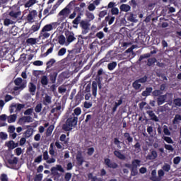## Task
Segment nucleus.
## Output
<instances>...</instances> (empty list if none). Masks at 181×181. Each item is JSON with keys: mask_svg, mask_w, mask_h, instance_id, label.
<instances>
[{"mask_svg": "<svg viewBox=\"0 0 181 181\" xmlns=\"http://www.w3.org/2000/svg\"><path fill=\"white\" fill-rule=\"evenodd\" d=\"M77 122H78V117L74 116V114H72L70 117H69L65 124L62 125V129L64 131H71L73 127L77 125Z\"/></svg>", "mask_w": 181, "mask_h": 181, "instance_id": "f257e3e1", "label": "nucleus"}, {"mask_svg": "<svg viewBox=\"0 0 181 181\" xmlns=\"http://www.w3.org/2000/svg\"><path fill=\"white\" fill-rule=\"evenodd\" d=\"M117 6V3L110 1L107 6L105 8L106 9H111L110 13L112 16H117V15H119V9L118 8L115 7Z\"/></svg>", "mask_w": 181, "mask_h": 181, "instance_id": "f03ea898", "label": "nucleus"}, {"mask_svg": "<svg viewBox=\"0 0 181 181\" xmlns=\"http://www.w3.org/2000/svg\"><path fill=\"white\" fill-rule=\"evenodd\" d=\"M91 24L88 21L82 20L80 22V28L82 29V35H87L90 32Z\"/></svg>", "mask_w": 181, "mask_h": 181, "instance_id": "7ed1b4c3", "label": "nucleus"}, {"mask_svg": "<svg viewBox=\"0 0 181 181\" xmlns=\"http://www.w3.org/2000/svg\"><path fill=\"white\" fill-rule=\"evenodd\" d=\"M104 163L107 168H109L110 169H117L118 165L117 163L113 162L110 158H105L104 159Z\"/></svg>", "mask_w": 181, "mask_h": 181, "instance_id": "20e7f679", "label": "nucleus"}, {"mask_svg": "<svg viewBox=\"0 0 181 181\" xmlns=\"http://www.w3.org/2000/svg\"><path fill=\"white\" fill-rule=\"evenodd\" d=\"M65 36L66 39V43H68V45H70V43H72V42H74V40H76V37L74 36V33L71 31L66 32Z\"/></svg>", "mask_w": 181, "mask_h": 181, "instance_id": "39448f33", "label": "nucleus"}, {"mask_svg": "<svg viewBox=\"0 0 181 181\" xmlns=\"http://www.w3.org/2000/svg\"><path fill=\"white\" fill-rule=\"evenodd\" d=\"M37 16V11L36 10H33L29 12L27 16V21L29 23H33L35 22V18Z\"/></svg>", "mask_w": 181, "mask_h": 181, "instance_id": "423d86ee", "label": "nucleus"}, {"mask_svg": "<svg viewBox=\"0 0 181 181\" xmlns=\"http://www.w3.org/2000/svg\"><path fill=\"white\" fill-rule=\"evenodd\" d=\"M26 122H33V118L30 116H23L18 119L20 125H25Z\"/></svg>", "mask_w": 181, "mask_h": 181, "instance_id": "0eeeda50", "label": "nucleus"}, {"mask_svg": "<svg viewBox=\"0 0 181 181\" xmlns=\"http://www.w3.org/2000/svg\"><path fill=\"white\" fill-rule=\"evenodd\" d=\"M123 136L124 138L126 145L129 146L131 144H132V142H134V138L129 132L124 133Z\"/></svg>", "mask_w": 181, "mask_h": 181, "instance_id": "6e6552de", "label": "nucleus"}, {"mask_svg": "<svg viewBox=\"0 0 181 181\" xmlns=\"http://www.w3.org/2000/svg\"><path fill=\"white\" fill-rule=\"evenodd\" d=\"M61 110L62 105H58L51 110V114H54V116L56 117V118H59V117H60V115L62 114Z\"/></svg>", "mask_w": 181, "mask_h": 181, "instance_id": "1a4fd4ad", "label": "nucleus"}, {"mask_svg": "<svg viewBox=\"0 0 181 181\" xmlns=\"http://www.w3.org/2000/svg\"><path fill=\"white\" fill-rule=\"evenodd\" d=\"M146 114L149 116L151 121H154L155 122H159V118L156 115H155V112H153V110H147Z\"/></svg>", "mask_w": 181, "mask_h": 181, "instance_id": "9d476101", "label": "nucleus"}, {"mask_svg": "<svg viewBox=\"0 0 181 181\" xmlns=\"http://www.w3.org/2000/svg\"><path fill=\"white\" fill-rule=\"evenodd\" d=\"M166 98H168V94L161 95L157 98L158 105H162L166 103Z\"/></svg>", "mask_w": 181, "mask_h": 181, "instance_id": "9b49d317", "label": "nucleus"}, {"mask_svg": "<svg viewBox=\"0 0 181 181\" xmlns=\"http://www.w3.org/2000/svg\"><path fill=\"white\" fill-rule=\"evenodd\" d=\"M158 158V152L156 151L153 150L150 154H148L146 156L147 160H155Z\"/></svg>", "mask_w": 181, "mask_h": 181, "instance_id": "f8f14e48", "label": "nucleus"}, {"mask_svg": "<svg viewBox=\"0 0 181 181\" xmlns=\"http://www.w3.org/2000/svg\"><path fill=\"white\" fill-rule=\"evenodd\" d=\"M28 91L30 93L31 95H35L36 93V85L33 82L28 83Z\"/></svg>", "mask_w": 181, "mask_h": 181, "instance_id": "ddd939ff", "label": "nucleus"}, {"mask_svg": "<svg viewBox=\"0 0 181 181\" xmlns=\"http://www.w3.org/2000/svg\"><path fill=\"white\" fill-rule=\"evenodd\" d=\"M42 103L44 105H50L52 104V96L46 94L43 98Z\"/></svg>", "mask_w": 181, "mask_h": 181, "instance_id": "4468645a", "label": "nucleus"}, {"mask_svg": "<svg viewBox=\"0 0 181 181\" xmlns=\"http://www.w3.org/2000/svg\"><path fill=\"white\" fill-rule=\"evenodd\" d=\"M153 91V88L152 87H147L146 90L141 93L142 97H149L151 93Z\"/></svg>", "mask_w": 181, "mask_h": 181, "instance_id": "2eb2a0df", "label": "nucleus"}, {"mask_svg": "<svg viewBox=\"0 0 181 181\" xmlns=\"http://www.w3.org/2000/svg\"><path fill=\"white\" fill-rule=\"evenodd\" d=\"M156 53V50L151 51L150 53L144 54L140 56L139 62H142L144 59H148L151 54H155Z\"/></svg>", "mask_w": 181, "mask_h": 181, "instance_id": "dca6fc26", "label": "nucleus"}, {"mask_svg": "<svg viewBox=\"0 0 181 181\" xmlns=\"http://www.w3.org/2000/svg\"><path fill=\"white\" fill-rule=\"evenodd\" d=\"M113 153L115 156H116V158H118V159H120L121 160H125L126 159L125 155L122 154L121 151L115 150L113 152Z\"/></svg>", "mask_w": 181, "mask_h": 181, "instance_id": "f3484780", "label": "nucleus"}, {"mask_svg": "<svg viewBox=\"0 0 181 181\" xmlns=\"http://www.w3.org/2000/svg\"><path fill=\"white\" fill-rule=\"evenodd\" d=\"M105 22H108V25H112L115 21V16L108 14L105 18Z\"/></svg>", "mask_w": 181, "mask_h": 181, "instance_id": "a211bd4d", "label": "nucleus"}, {"mask_svg": "<svg viewBox=\"0 0 181 181\" xmlns=\"http://www.w3.org/2000/svg\"><path fill=\"white\" fill-rule=\"evenodd\" d=\"M69 14H70V8L66 7L59 13V16H67V15H69Z\"/></svg>", "mask_w": 181, "mask_h": 181, "instance_id": "6ab92c4d", "label": "nucleus"}, {"mask_svg": "<svg viewBox=\"0 0 181 181\" xmlns=\"http://www.w3.org/2000/svg\"><path fill=\"white\" fill-rule=\"evenodd\" d=\"M122 104V99L120 98L118 102H115L114 106L112 108V114H114V112H117V108H118V107H119V105H121Z\"/></svg>", "mask_w": 181, "mask_h": 181, "instance_id": "aec40b11", "label": "nucleus"}, {"mask_svg": "<svg viewBox=\"0 0 181 181\" xmlns=\"http://www.w3.org/2000/svg\"><path fill=\"white\" fill-rule=\"evenodd\" d=\"M56 78H57V71L52 72L49 74V80L52 84L56 83Z\"/></svg>", "mask_w": 181, "mask_h": 181, "instance_id": "412c9836", "label": "nucleus"}, {"mask_svg": "<svg viewBox=\"0 0 181 181\" xmlns=\"http://www.w3.org/2000/svg\"><path fill=\"white\" fill-rule=\"evenodd\" d=\"M119 9L122 12H129L131 11V6L128 4H122Z\"/></svg>", "mask_w": 181, "mask_h": 181, "instance_id": "4be33fe9", "label": "nucleus"}, {"mask_svg": "<svg viewBox=\"0 0 181 181\" xmlns=\"http://www.w3.org/2000/svg\"><path fill=\"white\" fill-rule=\"evenodd\" d=\"M83 16V13H78L76 18L72 21L73 25H80V22H81V16Z\"/></svg>", "mask_w": 181, "mask_h": 181, "instance_id": "5701e85b", "label": "nucleus"}, {"mask_svg": "<svg viewBox=\"0 0 181 181\" xmlns=\"http://www.w3.org/2000/svg\"><path fill=\"white\" fill-rule=\"evenodd\" d=\"M8 15L11 18H13V19H18V18L21 16V12L10 11Z\"/></svg>", "mask_w": 181, "mask_h": 181, "instance_id": "b1692460", "label": "nucleus"}, {"mask_svg": "<svg viewBox=\"0 0 181 181\" xmlns=\"http://www.w3.org/2000/svg\"><path fill=\"white\" fill-rule=\"evenodd\" d=\"M97 82L93 81L92 83V94L94 97H97V88H98Z\"/></svg>", "mask_w": 181, "mask_h": 181, "instance_id": "393cba45", "label": "nucleus"}, {"mask_svg": "<svg viewBox=\"0 0 181 181\" xmlns=\"http://www.w3.org/2000/svg\"><path fill=\"white\" fill-rule=\"evenodd\" d=\"M50 30H53V25L52 24H47L42 28L41 32H50Z\"/></svg>", "mask_w": 181, "mask_h": 181, "instance_id": "a878e982", "label": "nucleus"}, {"mask_svg": "<svg viewBox=\"0 0 181 181\" xmlns=\"http://www.w3.org/2000/svg\"><path fill=\"white\" fill-rule=\"evenodd\" d=\"M139 166H141V160L134 159L132 161V168H138Z\"/></svg>", "mask_w": 181, "mask_h": 181, "instance_id": "bb28decb", "label": "nucleus"}, {"mask_svg": "<svg viewBox=\"0 0 181 181\" xmlns=\"http://www.w3.org/2000/svg\"><path fill=\"white\" fill-rule=\"evenodd\" d=\"M86 16L88 19V22H91V21H94L95 19V16H94V14L90 11H88L86 13Z\"/></svg>", "mask_w": 181, "mask_h": 181, "instance_id": "cd10ccee", "label": "nucleus"}, {"mask_svg": "<svg viewBox=\"0 0 181 181\" xmlns=\"http://www.w3.org/2000/svg\"><path fill=\"white\" fill-rule=\"evenodd\" d=\"M40 83H41L42 86H47V84H49V78H47V76H42L41 77Z\"/></svg>", "mask_w": 181, "mask_h": 181, "instance_id": "c85d7f7f", "label": "nucleus"}, {"mask_svg": "<svg viewBox=\"0 0 181 181\" xmlns=\"http://www.w3.org/2000/svg\"><path fill=\"white\" fill-rule=\"evenodd\" d=\"M152 95H153V97H154V98H156V97H160V95H162V94H163V91H161L160 90H158V89H156V90H154L153 91H152Z\"/></svg>", "mask_w": 181, "mask_h": 181, "instance_id": "c756f323", "label": "nucleus"}, {"mask_svg": "<svg viewBox=\"0 0 181 181\" xmlns=\"http://www.w3.org/2000/svg\"><path fill=\"white\" fill-rule=\"evenodd\" d=\"M24 88H26V82H23L20 86H15L13 88L14 91H18V90H23Z\"/></svg>", "mask_w": 181, "mask_h": 181, "instance_id": "7c9ffc66", "label": "nucleus"}, {"mask_svg": "<svg viewBox=\"0 0 181 181\" xmlns=\"http://www.w3.org/2000/svg\"><path fill=\"white\" fill-rule=\"evenodd\" d=\"M140 82L136 79L135 81L133 82L132 83V87L134 88V90H139L142 85L139 83Z\"/></svg>", "mask_w": 181, "mask_h": 181, "instance_id": "2f4dec72", "label": "nucleus"}, {"mask_svg": "<svg viewBox=\"0 0 181 181\" xmlns=\"http://www.w3.org/2000/svg\"><path fill=\"white\" fill-rule=\"evenodd\" d=\"M7 146L9 149H15V148H18V144H16L13 141H8Z\"/></svg>", "mask_w": 181, "mask_h": 181, "instance_id": "473e14b6", "label": "nucleus"}, {"mask_svg": "<svg viewBox=\"0 0 181 181\" xmlns=\"http://www.w3.org/2000/svg\"><path fill=\"white\" fill-rule=\"evenodd\" d=\"M110 59H108V58L106 57H105L104 58L101 59L98 63L95 64V67H100V66H101V64H103V63H105L106 62H108Z\"/></svg>", "mask_w": 181, "mask_h": 181, "instance_id": "72a5a7b5", "label": "nucleus"}, {"mask_svg": "<svg viewBox=\"0 0 181 181\" xmlns=\"http://www.w3.org/2000/svg\"><path fill=\"white\" fill-rule=\"evenodd\" d=\"M156 62H158L156 60V58L155 57L149 58L147 61V66H148V67H151V66H153V64H155Z\"/></svg>", "mask_w": 181, "mask_h": 181, "instance_id": "f704fd0d", "label": "nucleus"}, {"mask_svg": "<svg viewBox=\"0 0 181 181\" xmlns=\"http://www.w3.org/2000/svg\"><path fill=\"white\" fill-rule=\"evenodd\" d=\"M13 107H14V108H16V111H21L22 109L25 108V104H14L13 105Z\"/></svg>", "mask_w": 181, "mask_h": 181, "instance_id": "c9c22d12", "label": "nucleus"}, {"mask_svg": "<svg viewBox=\"0 0 181 181\" xmlns=\"http://www.w3.org/2000/svg\"><path fill=\"white\" fill-rule=\"evenodd\" d=\"M36 4V0H29L25 4V8H30V6H33Z\"/></svg>", "mask_w": 181, "mask_h": 181, "instance_id": "e433bc0d", "label": "nucleus"}, {"mask_svg": "<svg viewBox=\"0 0 181 181\" xmlns=\"http://www.w3.org/2000/svg\"><path fill=\"white\" fill-rule=\"evenodd\" d=\"M33 134V129H28L24 133V136H25V138H30V136H32Z\"/></svg>", "mask_w": 181, "mask_h": 181, "instance_id": "4c0bfd02", "label": "nucleus"}, {"mask_svg": "<svg viewBox=\"0 0 181 181\" xmlns=\"http://www.w3.org/2000/svg\"><path fill=\"white\" fill-rule=\"evenodd\" d=\"M53 129H54V125L49 126L46 132L47 136H50V135H52V132H53Z\"/></svg>", "mask_w": 181, "mask_h": 181, "instance_id": "58836bf2", "label": "nucleus"}, {"mask_svg": "<svg viewBox=\"0 0 181 181\" xmlns=\"http://www.w3.org/2000/svg\"><path fill=\"white\" fill-rule=\"evenodd\" d=\"M116 67H117V62H116L109 63L108 65H107V69H108V70H110V71L114 70V69H115Z\"/></svg>", "mask_w": 181, "mask_h": 181, "instance_id": "ea45409f", "label": "nucleus"}, {"mask_svg": "<svg viewBox=\"0 0 181 181\" xmlns=\"http://www.w3.org/2000/svg\"><path fill=\"white\" fill-rule=\"evenodd\" d=\"M16 121V115H11L8 117V124H12Z\"/></svg>", "mask_w": 181, "mask_h": 181, "instance_id": "a19ab883", "label": "nucleus"}, {"mask_svg": "<svg viewBox=\"0 0 181 181\" xmlns=\"http://www.w3.org/2000/svg\"><path fill=\"white\" fill-rule=\"evenodd\" d=\"M56 63V60L54 59H50L47 62V69H50Z\"/></svg>", "mask_w": 181, "mask_h": 181, "instance_id": "79ce46f5", "label": "nucleus"}, {"mask_svg": "<svg viewBox=\"0 0 181 181\" xmlns=\"http://www.w3.org/2000/svg\"><path fill=\"white\" fill-rule=\"evenodd\" d=\"M52 170H58L59 172H62V173H64V169L61 165H57V167H52Z\"/></svg>", "mask_w": 181, "mask_h": 181, "instance_id": "37998d69", "label": "nucleus"}, {"mask_svg": "<svg viewBox=\"0 0 181 181\" xmlns=\"http://www.w3.org/2000/svg\"><path fill=\"white\" fill-rule=\"evenodd\" d=\"M58 42L59 45H64L66 43V37L64 35H62L58 37Z\"/></svg>", "mask_w": 181, "mask_h": 181, "instance_id": "c03bdc74", "label": "nucleus"}, {"mask_svg": "<svg viewBox=\"0 0 181 181\" xmlns=\"http://www.w3.org/2000/svg\"><path fill=\"white\" fill-rule=\"evenodd\" d=\"M40 29V24L36 23L35 25H32L30 30L33 32H37Z\"/></svg>", "mask_w": 181, "mask_h": 181, "instance_id": "a18cd8bd", "label": "nucleus"}, {"mask_svg": "<svg viewBox=\"0 0 181 181\" xmlns=\"http://www.w3.org/2000/svg\"><path fill=\"white\" fill-rule=\"evenodd\" d=\"M59 6L56 3V4L53 6L52 9L50 11L49 13L47 15V16H49V15H53L56 13V9H57Z\"/></svg>", "mask_w": 181, "mask_h": 181, "instance_id": "49530a36", "label": "nucleus"}, {"mask_svg": "<svg viewBox=\"0 0 181 181\" xmlns=\"http://www.w3.org/2000/svg\"><path fill=\"white\" fill-rule=\"evenodd\" d=\"M4 26H9V25H13V21L9 18H5L4 21Z\"/></svg>", "mask_w": 181, "mask_h": 181, "instance_id": "de8ad7c7", "label": "nucleus"}, {"mask_svg": "<svg viewBox=\"0 0 181 181\" xmlns=\"http://www.w3.org/2000/svg\"><path fill=\"white\" fill-rule=\"evenodd\" d=\"M76 160L78 163V165H83V163L84 162V159L83 158V156L81 155H78L76 156Z\"/></svg>", "mask_w": 181, "mask_h": 181, "instance_id": "09e8293b", "label": "nucleus"}, {"mask_svg": "<svg viewBox=\"0 0 181 181\" xmlns=\"http://www.w3.org/2000/svg\"><path fill=\"white\" fill-rule=\"evenodd\" d=\"M8 163L9 165H18V158L14 157L13 159H8Z\"/></svg>", "mask_w": 181, "mask_h": 181, "instance_id": "8fccbe9b", "label": "nucleus"}, {"mask_svg": "<svg viewBox=\"0 0 181 181\" xmlns=\"http://www.w3.org/2000/svg\"><path fill=\"white\" fill-rule=\"evenodd\" d=\"M138 175V168L132 167L131 168V176H137Z\"/></svg>", "mask_w": 181, "mask_h": 181, "instance_id": "3c124183", "label": "nucleus"}, {"mask_svg": "<svg viewBox=\"0 0 181 181\" xmlns=\"http://www.w3.org/2000/svg\"><path fill=\"white\" fill-rule=\"evenodd\" d=\"M133 148H134L135 152H141V144L139 142H136L135 145L133 146Z\"/></svg>", "mask_w": 181, "mask_h": 181, "instance_id": "603ef678", "label": "nucleus"}, {"mask_svg": "<svg viewBox=\"0 0 181 181\" xmlns=\"http://www.w3.org/2000/svg\"><path fill=\"white\" fill-rule=\"evenodd\" d=\"M42 103H38L35 107V112L37 113L42 112Z\"/></svg>", "mask_w": 181, "mask_h": 181, "instance_id": "864d4df0", "label": "nucleus"}, {"mask_svg": "<svg viewBox=\"0 0 181 181\" xmlns=\"http://www.w3.org/2000/svg\"><path fill=\"white\" fill-rule=\"evenodd\" d=\"M74 115H76V117H78L80 114H81V107H76L74 110Z\"/></svg>", "mask_w": 181, "mask_h": 181, "instance_id": "5fc2aeb1", "label": "nucleus"}, {"mask_svg": "<svg viewBox=\"0 0 181 181\" xmlns=\"http://www.w3.org/2000/svg\"><path fill=\"white\" fill-rule=\"evenodd\" d=\"M179 121H181V115H176L174 117V119L173 120V124H177Z\"/></svg>", "mask_w": 181, "mask_h": 181, "instance_id": "6e6d98bb", "label": "nucleus"}, {"mask_svg": "<svg viewBox=\"0 0 181 181\" xmlns=\"http://www.w3.org/2000/svg\"><path fill=\"white\" fill-rule=\"evenodd\" d=\"M67 49L65 47L61 48L58 52V56H64Z\"/></svg>", "mask_w": 181, "mask_h": 181, "instance_id": "4d7b16f0", "label": "nucleus"}, {"mask_svg": "<svg viewBox=\"0 0 181 181\" xmlns=\"http://www.w3.org/2000/svg\"><path fill=\"white\" fill-rule=\"evenodd\" d=\"M26 43L28 45H36V40L35 38H28L26 40Z\"/></svg>", "mask_w": 181, "mask_h": 181, "instance_id": "13d9d810", "label": "nucleus"}, {"mask_svg": "<svg viewBox=\"0 0 181 181\" xmlns=\"http://www.w3.org/2000/svg\"><path fill=\"white\" fill-rule=\"evenodd\" d=\"M10 9H11V12H21L19 11V6H18L16 4L11 6Z\"/></svg>", "mask_w": 181, "mask_h": 181, "instance_id": "bf43d9fd", "label": "nucleus"}, {"mask_svg": "<svg viewBox=\"0 0 181 181\" xmlns=\"http://www.w3.org/2000/svg\"><path fill=\"white\" fill-rule=\"evenodd\" d=\"M50 33L47 32H41L40 33V37H42V39H47V37H49Z\"/></svg>", "mask_w": 181, "mask_h": 181, "instance_id": "052dcab7", "label": "nucleus"}, {"mask_svg": "<svg viewBox=\"0 0 181 181\" xmlns=\"http://www.w3.org/2000/svg\"><path fill=\"white\" fill-rule=\"evenodd\" d=\"M22 81H23L22 80V78H16L15 81H14V84H15L16 86H21V84H22V83H23V82H22Z\"/></svg>", "mask_w": 181, "mask_h": 181, "instance_id": "680f3d73", "label": "nucleus"}, {"mask_svg": "<svg viewBox=\"0 0 181 181\" xmlns=\"http://www.w3.org/2000/svg\"><path fill=\"white\" fill-rule=\"evenodd\" d=\"M42 179H43V174H38L35 175L34 181H42Z\"/></svg>", "mask_w": 181, "mask_h": 181, "instance_id": "e2e57ef3", "label": "nucleus"}, {"mask_svg": "<svg viewBox=\"0 0 181 181\" xmlns=\"http://www.w3.org/2000/svg\"><path fill=\"white\" fill-rule=\"evenodd\" d=\"M170 4H173L175 6L180 5V0H169Z\"/></svg>", "mask_w": 181, "mask_h": 181, "instance_id": "0e129e2a", "label": "nucleus"}, {"mask_svg": "<svg viewBox=\"0 0 181 181\" xmlns=\"http://www.w3.org/2000/svg\"><path fill=\"white\" fill-rule=\"evenodd\" d=\"M181 158L179 156L175 157L173 159L174 165H179L180 163Z\"/></svg>", "mask_w": 181, "mask_h": 181, "instance_id": "69168bd1", "label": "nucleus"}, {"mask_svg": "<svg viewBox=\"0 0 181 181\" xmlns=\"http://www.w3.org/2000/svg\"><path fill=\"white\" fill-rule=\"evenodd\" d=\"M174 104L177 105V107H181V98L175 99Z\"/></svg>", "mask_w": 181, "mask_h": 181, "instance_id": "338daca9", "label": "nucleus"}, {"mask_svg": "<svg viewBox=\"0 0 181 181\" xmlns=\"http://www.w3.org/2000/svg\"><path fill=\"white\" fill-rule=\"evenodd\" d=\"M1 181H8V175L6 174H1L0 176Z\"/></svg>", "mask_w": 181, "mask_h": 181, "instance_id": "774afa93", "label": "nucleus"}]
</instances>
